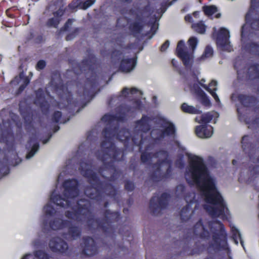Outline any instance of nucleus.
I'll list each match as a JSON object with an SVG mask.
<instances>
[{"mask_svg": "<svg viewBox=\"0 0 259 259\" xmlns=\"http://www.w3.org/2000/svg\"><path fill=\"white\" fill-rule=\"evenodd\" d=\"M125 116V114L122 113L118 115L106 114L102 117V120L110 126L104 128L102 131L105 140L101 143V150L97 157L103 162V165L99 167L97 171L102 178L110 182L115 181L120 176V171L116 168L114 162L122 160L124 157L123 150L117 148L113 140L116 138L120 141H126L130 139L127 128L119 130L118 124L113 126L111 124L115 120L124 121Z\"/></svg>", "mask_w": 259, "mask_h": 259, "instance_id": "1", "label": "nucleus"}, {"mask_svg": "<svg viewBox=\"0 0 259 259\" xmlns=\"http://www.w3.org/2000/svg\"><path fill=\"white\" fill-rule=\"evenodd\" d=\"M188 173L192 181L200 187L205 202L212 205H204V208L212 217L227 219L229 211L224 199L218 190L214 180L203 159L198 156H189Z\"/></svg>", "mask_w": 259, "mask_h": 259, "instance_id": "2", "label": "nucleus"}, {"mask_svg": "<svg viewBox=\"0 0 259 259\" xmlns=\"http://www.w3.org/2000/svg\"><path fill=\"white\" fill-rule=\"evenodd\" d=\"M65 215L68 219L77 222L82 221L81 217L87 219V225L90 230H101L107 236H109L115 232L114 224L117 223L120 219L119 212L111 211L109 209H106L104 211L103 219L95 218L90 210L89 203L82 199L77 201V207L73 208V211H66Z\"/></svg>", "mask_w": 259, "mask_h": 259, "instance_id": "3", "label": "nucleus"}, {"mask_svg": "<svg viewBox=\"0 0 259 259\" xmlns=\"http://www.w3.org/2000/svg\"><path fill=\"white\" fill-rule=\"evenodd\" d=\"M81 174L88 179L91 186L86 188L84 193L91 199L100 202L103 197L104 191L108 196L115 197L117 194V190L114 186L109 183L102 182L97 174L91 169H84L82 164L79 167Z\"/></svg>", "mask_w": 259, "mask_h": 259, "instance_id": "4", "label": "nucleus"}, {"mask_svg": "<svg viewBox=\"0 0 259 259\" xmlns=\"http://www.w3.org/2000/svg\"><path fill=\"white\" fill-rule=\"evenodd\" d=\"M96 62V56L93 54H90L88 58L83 59L80 63H75L73 64V70L75 74H80L83 71H91L92 74L91 78H87L82 94L80 95L84 99L92 98L93 91L98 85L96 74L94 71V66Z\"/></svg>", "mask_w": 259, "mask_h": 259, "instance_id": "5", "label": "nucleus"}, {"mask_svg": "<svg viewBox=\"0 0 259 259\" xmlns=\"http://www.w3.org/2000/svg\"><path fill=\"white\" fill-rule=\"evenodd\" d=\"M62 186L64 188L63 194L64 197L60 194L53 192L50 197V200L57 206L63 208L71 207V203L68 199L74 198L78 196V181L75 179L66 180L63 183Z\"/></svg>", "mask_w": 259, "mask_h": 259, "instance_id": "6", "label": "nucleus"}, {"mask_svg": "<svg viewBox=\"0 0 259 259\" xmlns=\"http://www.w3.org/2000/svg\"><path fill=\"white\" fill-rule=\"evenodd\" d=\"M208 227L212 233V241L209 243V248L214 250L228 249L227 234L224 224L220 221L215 223L209 222Z\"/></svg>", "mask_w": 259, "mask_h": 259, "instance_id": "7", "label": "nucleus"}, {"mask_svg": "<svg viewBox=\"0 0 259 259\" xmlns=\"http://www.w3.org/2000/svg\"><path fill=\"white\" fill-rule=\"evenodd\" d=\"M170 195L163 193L160 197L153 196L150 200L149 209L153 215H158L161 210L166 208Z\"/></svg>", "mask_w": 259, "mask_h": 259, "instance_id": "8", "label": "nucleus"}, {"mask_svg": "<svg viewBox=\"0 0 259 259\" xmlns=\"http://www.w3.org/2000/svg\"><path fill=\"white\" fill-rule=\"evenodd\" d=\"M58 78L59 80L58 83L54 81L53 77H52L50 83L56 92H59L60 94L66 93L68 94L66 98L67 105L66 107L68 110H72L74 107L77 106V103L73 101L71 93L68 91L67 87L63 83L59 74H58ZM73 110H74V109H73Z\"/></svg>", "mask_w": 259, "mask_h": 259, "instance_id": "9", "label": "nucleus"}, {"mask_svg": "<svg viewBox=\"0 0 259 259\" xmlns=\"http://www.w3.org/2000/svg\"><path fill=\"white\" fill-rule=\"evenodd\" d=\"M139 138H137L135 136L132 137V141L134 145L139 146V151L141 152L140 159L141 162L145 164L151 165L152 159L154 158L153 154L154 153L148 152V150H151V146L150 144L147 145L144 150H142V145L143 144V137L141 135Z\"/></svg>", "mask_w": 259, "mask_h": 259, "instance_id": "10", "label": "nucleus"}, {"mask_svg": "<svg viewBox=\"0 0 259 259\" xmlns=\"http://www.w3.org/2000/svg\"><path fill=\"white\" fill-rule=\"evenodd\" d=\"M177 56L182 60L186 67H191L193 61V56L186 50L185 44L184 40H180L176 48Z\"/></svg>", "mask_w": 259, "mask_h": 259, "instance_id": "11", "label": "nucleus"}, {"mask_svg": "<svg viewBox=\"0 0 259 259\" xmlns=\"http://www.w3.org/2000/svg\"><path fill=\"white\" fill-rule=\"evenodd\" d=\"M83 245H82L81 253L86 256H92L98 252V248L95 240L91 237L86 236L82 239Z\"/></svg>", "mask_w": 259, "mask_h": 259, "instance_id": "12", "label": "nucleus"}, {"mask_svg": "<svg viewBox=\"0 0 259 259\" xmlns=\"http://www.w3.org/2000/svg\"><path fill=\"white\" fill-rule=\"evenodd\" d=\"M259 8V0H251L250 7L246 14L245 19L246 23H249L251 28L259 31V15L257 18L252 19V15L256 8Z\"/></svg>", "mask_w": 259, "mask_h": 259, "instance_id": "13", "label": "nucleus"}, {"mask_svg": "<svg viewBox=\"0 0 259 259\" xmlns=\"http://www.w3.org/2000/svg\"><path fill=\"white\" fill-rule=\"evenodd\" d=\"M35 104L38 105L42 113L47 115L50 110V104L45 99V93L42 88H39L35 92Z\"/></svg>", "mask_w": 259, "mask_h": 259, "instance_id": "14", "label": "nucleus"}, {"mask_svg": "<svg viewBox=\"0 0 259 259\" xmlns=\"http://www.w3.org/2000/svg\"><path fill=\"white\" fill-rule=\"evenodd\" d=\"M49 246L53 252L60 253H65L68 248L66 242L58 237L52 238L50 240Z\"/></svg>", "mask_w": 259, "mask_h": 259, "instance_id": "15", "label": "nucleus"}, {"mask_svg": "<svg viewBox=\"0 0 259 259\" xmlns=\"http://www.w3.org/2000/svg\"><path fill=\"white\" fill-rule=\"evenodd\" d=\"M230 37L229 31L225 28H221L217 34V44L223 49L231 51V47L228 42Z\"/></svg>", "mask_w": 259, "mask_h": 259, "instance_id": "16", "label": "nucleus"}, {"mask_svg": "<svg viewBox=\"0 0 259 259\" xmlns=\"http://www.w3.org/2000/svg\"><path fill=\"white\" fill-rule=\"evenodd\" d=\"M13 139L14 133L10 123L5 122L3 125L0 123V142L8 144L9 141Z\"/></svg>", "mask_w": 259, "mask_h": 259, "instance_id": "17", "label": "nucleus"}, {"mask_svg": "<svg viewBox=\"0 0 259 259\" xmlns=\"http://www.w3.org/2000/svg\"><path fill=\"white\" fill-rule=\"evenodd\" d=\"M252 138L245 135L242 138L241 144L243 151L251 159L256 150V145L251 142Z\"/></svg>", "mask_w": 259, "mask_h": 259, "instance_id": "18", "label": "nucleus"}, {"mask_svg": "<svg viewBox=\"0 0 259 259\" xmlns=\"http://www.w3.org/2000/svg\"><path fill=\"white\" fill-rule=\"evenodd\" d=\"M130 14L136 16L137 20L131 23L129 25V30L135 36L140 33L144 28V25L142 23L143 18L138 13H137L134 9L130 10Z\"/></svg>", "mask_w": 259, "mask_h": 259, "instance_id": "19", "label": "nucleus"}, {"mask_svg": "<svg viewBox=\"0 0 259 259\" xmlns=\"http://www.w3.org/2000/svg\"><path fill=\"white\" fill-rule=\"evenodd\" d=\"M193 231L194 234L202 239L208 240L210 239V232L205 228L202 219H200L194 226Z\"/></svg>", "mask_w": 259, "mask_h": 259, "instance_id": "20", "label": "nucleus"}, {"mask_svg": "<svg viewBox=\"0 0 259 259\" xmlns=\"http://www.w3.org/2000/svg\"><path fill=\"white\" fill-rule=\"evenodd\" d=\"M137 64V57L122 59L119 64V70L124 73L132 71Z\"/></svg>", "mask_w": 259, "mask_h": 259, "instance_id": "21", "label": "nucleus"}, {"mask_svg": "<svg viewBox=\"0 0 259 259\" xmlns=\"http://www.w3.org/2000/svg\"><path fill=\"white\" fill-rule=\"evenodd\" d=\"M195 133L200 138H208L212 135L213 127L207 124L198 125L196 127Z\"/></svg>", "mask_w": 259, "mask_h": 259, "instance_id": "22", "label": "nucleus"}, {"mask_svg": "<svg viewBox=\"0 0 259 259\" xmlns=\"http://www.w3.org/2000/svg\"><path fill=\"white\" fill-rule=\"evenodd\" d=\"M172 167L171 165H168L165 173L157 174L156 171H153L150 175L151 179L156 182H158L162 180H165L169 179L171 176Z\"/></svg>", "mask_w": 259, "mask_h": 259, "instance_id": "23", "label": "nucleus"}, {"mask_svg": "<svg viewBox=\"0 0 259 259\" xmlns=\"http://www.w3.org/2000/svg\"><path fill=\"white\" fill-rule=\"evenodd\" d=\"M71 225V221L56 218L49 222L50 228L53 230H58L67 228Z\"/></svg>", "mask_w": 259, "mask_h": 259, "instance_id": "24", "label": "nucleus"}, {"mask_svg": "<svg viewBox=\"0 0 259 259\" xmlns=\"http://www.w3.org/2000/svg\"><path fill=\"white\" fill-rule=\"evenodd\" d=\"M151 118L147 115H144L142 118L136 121V125L139 127L142 132L143 133H147L151 129V126L149 122Z\"/></svg>", "mask_w": 259, "mask_h": 259, "instance_id": "25", "label": "nucleus"}, {"mask_svg": "<svg viewBox=\"0 0 259 259\" xmlns=\"http://www.w3.org/2000/svg\"><path fill=\"white\" fill-rule=\"evenodd\" d=\"M238 101L244 107H249L256 102V98L253 96L239 94L237 96Z\"/></svg>", "mask_w": 259, "mask_h": 259, "instance_id": "26", "label": "nucleus"}, {"mask_svg": "<svg viewBox=\"0 0 259 259\" xmlns=\"http://www.w3.org/2000/svg\"><path fill=\"white\" fill-rule=\"evenodd\" d=\"M37 140V139L35 135H32L29 138L27 144L29 146L32 145V146L30 151L26 156L27 159L31 158L38 150L39 145Z\"/></svg>", "mask_w": 259, "mask_h": 259, "instance_id": "27", "label": "nucleus"}, {"mask_svg": "<svg viewBox=\"0 0 259 259\" xmlns=\"http://www.w3.org/2000/svg\"><path fill=\"white\" fill-rule=\"evenodd\" d=\"M154 158H157L159 157H162V159H158L159 163L162 165L163 164H167L168 165H171V161L168 159L169 153L167 151L163 149L159 150L153 154Z\"/></svg>", "mask_w": 259, "mask_h": 259, "instance_id": "28", "label": "nucleus"}, {"mask_svg": "<svg viewBox=\"0 0 259 259\" xmlns=\"http://www.w3.org/2000/svg\"><path fill=\"white\" fill-rule=\"evenodd\" d=\"M250 177L246 180H243L241 175L238 178V181L240 183L245 182L249 184L251 183L258 175H259V166H254L250 170Z\"/></svg>", "mask_w": 259, "mask_h": 259, "instance_id": "29", "label": "nucleus"}, {"mask_svg": "<svg viewBox=\"0 0 259 259\" xmlns=\"http://www.w3.org/2000/svg\"><path fill=\"white\" fill-rule=\"evenodd\" d=\"M193 211L191 210L190 204L188 203L180 211V218L182 222H187L190 220L193 214Z\"/></svg>", "mask_w": 259, "mask_h": 259, "instance_id": "30", "label": "nucleus"}, {"mask_svg": "<svg viewBox=\"0 0 259 259\" xmlns=\"http://www.w3.org/2000/svg\"><path fill=\"white\" fill-rule=\"evenodd\" d=\"M166 123L168 125L163 130L161 131L160 138H164L166 136H173L176 134V129L175 125L172 122L168 121H166Z\"/></svg>", "mask_w": 259, "mask_h": 259, "instance_id": "31", "label": "nucleus"}, {"mask_svg": "<svg viewBox=\"0 0 259 259\" xmlns=\"http://www.w3.org/2000/svg\"><path fill=\"white\" fill-rule=\"evenodd\" d=\"M68 234L73 239H76L79 238L81 235V229L75 226H73L71 222V225L67 226Z\"/></svg>", "mask_w": 259, "mask_h": 259, "instance_id": "32", "label": "nucleus"}, {"mask_svg": "<svg viewBox=\"0 0 259 259\" xmlns=\"http://www.w3.org/2000/svg\"><path fill=\"white\" fill-rule=\"evenodd\" d=\"M182 110L185 113L189 114H199V110L192 106L188 105L187 103H184L181 105Z\"/></svg>", "mask_w": 259, "mask_h": 259, "instance_id": "33", "label": "nucleus"}, {"mask_svg": "<svg viewBox=\"0 0 259 259\" xmlns=\"http://www.w3.org/2000/svg\"><path fill=\"white\" fill-rule=\"evenodd\" d=\"M201 92V94L198 96L201 103L205 107H210L211 106L210 100L204 91Z\"/></svg>", "mask_w": 259, "mask_h": 259, "instance_id": "34", "label": "nucleus"}, {"mask_svg": "<svg viewBox=\"0 0 259 259\" xmlns=\"http://www.w3.org/2000/svg\"><path fill=\"white\" fill-rule=\"evenodd\" d=\"M34 38V41L36 44H41L44 40V36L42 34H39L34 37V34L32 32H30L27 37V40L29 41Z\"/></svg>", "mask_w": 259, "mask_h": 259, "instance_id": "35", "label": "nucleus"}, {"mask_svg": "<svg viewBox=\"0 0 259 259\" xmlns=\"http://www.w3.org/2000/svg\"><path fill=\"white\" fill-rule=\"evenodd\" d=\"M231 233L232 234V238L236 244H238V239L240 240L241 243L242 244V241L241 240V234L239 230L235 227H232L231 228Z\"/></svg>", "mask_w": 259, "mask_h": 259, "instance_id": "36", "label": "nucleus"}, {"mask_svg": "<svg viewBox=\"0 0 259 259\" xmlns=\"http://www.w3.org/2000/svg\"><path fill=\"white\" fill-rule=\"evenodd\" d=\"M201 87H202L206 91H207L214 98L215 102L218 103L220 102V100L215 92L217 90V89H211L209 87H207L206 84H201Z\"/></svg>", "mask_w": 259, "mask_h": 259, "instance_id": "37", "label": "nucleus"}, {"mask_svg": "<svg viewBox=\"0 0 259 259\" xmlns=\"http://www.w3.org/2000/svg\"><path fill=\"white\" fill-rule=\"evenodd\" d=\"M213 117V115L210 112L204 113L201 115L199 122L204 124H207L211 121Z\"/></svg>", "mask_w": 259, "mask_h": 259, "instance_id": "38", "label": "nucleus"}, {"mask_svg": "<svg viewBox=\"0 0 259 259\" xmlns=\"http://www.w3.org/2000/svg\"><path fill=\"white\" fill-rule=\"evenodd\" d=\"M134 10L135 11V12L137 13H138L137 12H139V13H140V15L139 14H138L140 16H141V17H142V15L145 14L147 13L149 15H150L151 13V9L150 5L148 4L142 8H137L136 9V10Z\"/></svg>", "mask_w": 259, "mask_h": 259, "instance_id": "39", "label": "nucleus"}, {"mask_svg": "<svg viewBox=\"0 0 259 259\" xmlns=\"http://www.w3.org/2000/svg\"><path fill=\"white\" fill-rule=\"evenodd\" d=\"M60 22V19L53 17L48 20L46 25L49 27L57 28Z\"/></svg>", "mask_w": 259, "mask_h": 259, "instance_id": "40", "label": "nucleus"}, {"mask_svg": "<svg viewBox=\"0 0 259 259\" xmlns=\"http://www.w3.org/2000/svg\"><path fill=\"white\" fill-rule=\"evenodd\" d=\"M35 257L39 259H50V255L42 250H38L34 252Z\"/></svg>", "mask_w": 259, "mask_h": 259, "instance_id": "41", "label": "nucleus"}, {"mask_svg": "<svg viewBox=\"0 0 259 259\" xmlns=\"http://www.w3.org/2000/svg\"><path fill=\"white\" fill-rule=\"evenodd\" d=\"M44 211L46 215L53 216L55 213L54 207L50 204H47L44 207Z\"/></svg>", "mask_w": 259, "mask_h": 259, "instance_id": "42", "label": "nucleus"}, {"mask_svg": "<svg viewBox=\"0 0 259 259\" xmlns=\"http://www.w3.org/2000/svg\"><path fill=\"white\" fill-rule=\"evenodd\" d=\"M203 10L205 15L210 16L214 14L217 9L214 6H209L203 7Z\"/></svg>", "mask_w": 259, "mask_h": 259, "instance_id": "43", "label": "nucleus"}, {"mask_svg": "<svg viewBox=\"0 0 259 259\" xmlns=\"http://www.w3.org/2000/svg\"><path fill=\"white\" fill-rule=\"evenodd\" d=\"M195 30L200 34H203L206 30L205 25L202 23H198L193 25Z\"/></svg>", "mask_w": 259, "mask_h": 259, "instance_id": "44", "label": "nucleus"}, {"mask_svg": "<svg viewBox=\"0 0 259 259\" xmlns=\"http://www.w3.org/2000/svg\"><path fill=\"white\" fill-rule=\"evenodd\" d=\"M188 44L190 48L194 52L197 46L198 39L195 36L191 37L188 41Z\"/></svg>", "mask_w": 259, "mask_h": 259, "instance_id": "45", "label": "nucleus"}, {"mask_svg": "<svg viewBox=\"0 0 259 259\" xmlns=\"http://www.w3.org/2000/svg\"><path fill=\"white\" fill-rule=\"evenodd\" d=\"M203 250L202 246L198 245L197 243L195 244L194 248L188 253V255H193L194 254H199Z\"/></svg>", "mask_w": 259, "mask_h": 259, "instance_id": "46", "label": "nucleus"}, {"mask_svg": "<svg viewBox=\"0 0 259 259\" xmlns=\"http://www.w3.org/2000/svg\"><path fill=\"white\" fill-rule=\"evenodd\" d=\"M213 51L211 47L207 46L204 50V52L202 56L203 58H209L212 56Z\"/></svg>", "mask_w": 259, "mask_h": 259, "instance_id": "47", "label": "nucleus"}, {"mask_svg": "<svg viewBox=\"0 0 259 259\" xmlns=\"http://www.w3.org/2000/svg\"><path fill=\"white\" fill-rule=\"evenodd\" d=\"M124 188L128 192L133 191L135 188L134 183L130 180L125 181L124 182Z\"/></svg>", "mask_w": 259, "mask_h": 259, "instance_id": "48", "label": "nucleus"}, {"mask_svg": "<svg viewBox=\"0 0 259 259\" xmlns=\"http://www.w3.org/2000/svg\"><path fill=\"white\" fill-rule=\"evenodd\" d=\"M248 47L259 56V44L257 42H251L248 44Z\"/></svg>", "mask_w": 259, "mask_h": 259, "instance_id": "49", "label": "nucleus"}, {"mask_svg": "<svg viewBox=\"0 0 259 259\" xmlns=\"http://www.w3.org/2000/svg\"><path fill=\"white\" fill-rule=\"evenodd\" d=\"M80 29L79 28H75L71 33L68 34L66 36V40L68 41L74 38L78 33Z\"/></svg>", "mask_w": 259, "mask_h": 259, "instance_id": "50", "label": "nucleus"}, {"mask_svg": "<svg viewBox=\"0 0 259 259\" xmlns=\"http://www.w3.org/2000/svg\"><path fill=\"white\" fill-rule=\"evenodd\" d=\"M62 117V113L59 111H55L52 116V120L54 122L58 123Z\"/></svg>", "mask_w": 259, "mask_h": 259, "instance_id": "51", "label": "nucleus"}, {"mask_svg": "<svg viewBox=\"0 0 259 259\" xmlns=\"http://www.w3.org/2000/svg\"><path fill=\"white\" fill-rule=\"evenodd\" d=\"M255 75L252 79H259V64H254L251 66Z\"/></svg>", "mask_w": 259, "mask_h": 259, "instance_id": "52", "label": "nucleus"}, {"mask_svg": "<svg viewBox=\"0 0 259 259\" xmlns=\"http://www.w3.org/2000/svg\"><path fill=\"white\" fill-rule=\"evenodd\" d=\"M148 24H150L151 25V29H150V31L152 33V35L156 33V32L158 29V24L157 23H156L155 20H154L153 22H151V21L149 22Z\"/></svg>", "mask_w": 259, "mask_h": 259, "instance_id": "53", "label": "nucleus"}, {"mask_svg": "<svg viewBox=\"0 0 259 259\" xmlns=\"http://www.w3.org/2000/svg\"><path fill=\"white\" fill-rule=\"evenodd\" d=\"M122 55V53L117 50H114L111 53V56L113 59H117Z\"/></svg>", "mask_w": 259, "mask_h": 259, "instance_id": "54", "label": "nucleus"}, {"mask_svg": "<svg viewBox=\"0 0 259 259\" xmlns=\"http://www.w3.org/2000/svg\"><path fill=\"white\" fill-rule=\"evenodd\" d=\"M191 90H193L197 94V96L201 94L203 91L199 87L198 83H194L191 88Z\"/></svg>", "mask_w": 259, "mask_h": 259, "instance_id": "55", "label": "nucleus"}, {"mask_svg": "<svg viewBox=\"0 0 259 259\" xmlns=\"http://www.w3.org/2000/svg\"><path fill=\"white\" fill-rule=\"evenodd\" d=\"M152 167L155 169V170L153 171H156V174H160L161 171V165L159 163V162L158 160L157 161L153 164H152Z\"/></svg>", "mask_w": 259, "mask_h": 259, "instance_id": "56", "label": "nucleus"}, {"mask_svg": "<svg viewBox=\"0 0 259 259\" xmlns=\"http://www.w3.org/2000/svg\"><path fill=\"white\" fill-rule=\"evenodd\" d=\"M74 21V19H68L67 21L65 22L64 26L63 27V29L65 31H67L69 30L70 27L71 26L73 22Z\"/></svg>", "mask_w": 259, "mask_h": 259, "instance_id": "57", "label": "nucleus"}, {"mask_svg": "<svg viewBox=\"0 0 259 259\" xmlns=\"http://www.w3.org/2000/svg\"><path fill=\"white\" fill-rule=\"evenodd\" d=\"M46 63L45 61L40 60L38 61L36 64V68L37 70H42L45 68Z\"/></svg>", "mask_w": 259, "mask_h": 259, "instance_id": "58", "label": "nucleus"}, {"mask_svg": "<svg viewBox=\"0 0 259 259\" xmlns=\"http://www.w3.org/2000/svg\"><path fill=\"white\" fill-rule=\"evenodd\" d=\"M65 10L62 9H59L57 11L53 12L54 17L61 19V17L64 15Z\"/></svg>", "mask_w": 259, "mask_h": 259, "instance_id": "59", "label": "nucleus"}, {"mask_svg": "<svg viewBox=\"0 0 259 259\" xmlns=\"http://www.w3.org/2000/svg\"><path fill=\"white\" fill-rule=\"evenodd\" d=\"M95 0H86L83 3V8L86 9L91 6L94 3Z\"/></svg>", "mask_w": 259, "mask_h": 259, "instance_id": "60", "label": "nucleus"}, {"mask_svg": "<svg viewBox=\"0 0 259 259\" xmlns=\"http://www.w3.org/2000/svg\"><path fill=\"white\" fill-rule=\"evenodd\" d=\"M175 164L177 167L180 168H183L185 165L184 162L183 161L182 158L177 159L175 162Z\"/></svg>", "mask_w": 259, "mask_h": 259, "instance_id": "61", "label": "nucleus"}, {"mask_svg": "<svg viewBox=\"0 0 259 259\" xmlns=\"http://www.w3.org/2000/svg\"><path fill=\"white\" fill-rule=\"evenodd\" d=\"M247 26L245 24H244L242 27H241V36L242 38H243L246 37V35H247Z\"/></svg>", "mask_w": 259, "mask_h": 259, "instance_id": "62", "label": "nucleus"}, {"mask_svg": "<svg viewBox=\"0 0 259 259\" xmlns=\"http://www.w3.org/2000/svg\"><path fill=\"white\" fill-rule=\"evenodd\" d=\"M169 46V41L168 40H166L161 46L160 51L161 52H164L166 50Z\"/></svg>", "mask_w": 259, "mask_h": 259, "instance_id": "63", "label": "nucleus"}, {"mask_svg": "<svg viewBox=\"0 0 259 259\" xmlns=\"http://www.w3.org/2000/svg\"><path fill=\"white\" fill-rule=\"evenodd\" d=\"M133 105L136 106V108L140 109L142 107V102L140 100H135L133 101Z\"/></svg>", "mask_w": 259, "mask_h": 259, "instance_id": "64", "label": "nucleus"}]
</instances>
